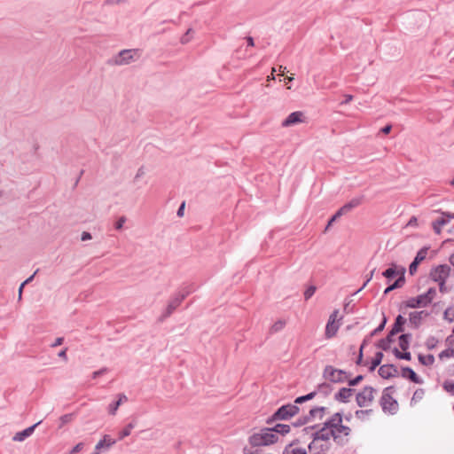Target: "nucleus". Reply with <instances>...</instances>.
Returning a JSON list of instances; mask_svg holds the SVG:
<instances>
[{
  "instance_id": "obj_1",
  "label": "nucleus",
  "mask_w": 454,
  "mask_h": 454,
  "mask_svg": "<svg viewBox=\"0 0 454 454\" xmlns=\"http://www.w3.org/2000/svg\"><path fill=\"white\" fill-rule=\"evenodd\" d=\"M318 432L328 442L333 438L336 442L343 444L348 442L352 430L349 427L343 425L342 415L336 412Z\"/></svg>"
},
{
  "instance_id": "obj_2",
  "label": "nucleus",
  "mask_w": 454,
  "mask_h": 454,
  "mask_svg": "<svg viewBox=\"0 0 454 454\" xmlns=\"http://www.w3.org/2000/svg\"><path fill=\"white\" fill-rule=\"evenodd\" d=\"M278 440V434L270 428H264L257 433L253 434L248 442L253 447H264L277 442Z\"/></svg>"
},
{
  "instance_id": "obj_3",
  "label": "nucleus",
  "mask_w": 454,
  "mask_h": 454,
  "mask_svg": "<svg viewBox=\"0 0 454 454\" xmlns=\"http://www.w3.org/2000/svg\"><path fill=\"white\" fill-rule=\"evenodd\" d=\"M436 295V290L434 288H429L425 294H422L417 297H411L403 302L405 308H424L429 305Z\"/></svg>"
},
{
  "instance_id": "obj_4",
  "label": "nucleus",
  "mask_w": 454,
  "mask_h": 454,
  "mask_svg": "<svg viewBox=\"0 0 454 454\" xmlns=\"http://www.w3.org/2000/svg\"><path fill=\"white\" fill-rule=\"evenodd\" d=\"M331 445V442H328L317 431L313 434V440L308 446L307 454H328Z\"/></svg>"
},
{
  "instance_id": "obj_5",
  "label": "nucleus",
  "mask_w": 454,
  "mask_h": 454,
  "mask_svg": "<svg viewBox=\"0 0 454 454\" xmlns=\"http://www.w3.org/2000/svg\"><path fill=\"white\" fill-rule=\"evenodd\" d=\"M340 316L339 309L333 310L328 318V322L325 326V336L326 339H332L334 337L340 326Z\"/></svg>"
},
{
  "instance_id": "obj_6",
  "label": "nucleus",
  "mask_w": 454,
  "mask_h": 454,
  "mask_svg": "<svg viewBox=\"0 0 454 454\" xmlns=\"http://www.w3.org/2000/svg\"><path fill=\"white\" fill-rule=\"evenodd\" d=\"M323 375L326 380L335 383L344 382L348 379L346 372L334 368L332 365L325 366Z\"/></svg>"
},
{
  "instance_id": "obj_7",
  "label": "nucleus",
  "mask_w": 454,
  "mask_h": 454,
  "mask_svg": "<svg viewBox=\"0 0 454 454\" xmlns=\"http://www.w3.org/2000/svg\"><path fill=\"white\" fill-rule=\"evenodd\" d=\"M375 390L372 387H364L356 395V403L360 407H368L374 401Z\"/></svg>"
},
{
  "instance_id": "obj_8",
  "label": "nucleus",
  "mask_w": 454,
  "mask_h": 454,
  "mask_svg": "<svg viewBox=\"0 0 454 454\" xmlns=\"http://www.w3.org/2000/svg\"><path fill=\"white\" fill-rule=\"evenodd\" d=\"M380 404L382 409L386 412L395 413L398 409V403L388 392V389H386L381 396Z\"/></svg>"
},
{
  "instance_id": "obj_9",
  "label": "nucleus",
  "mask_w": 454,
  "mask_h": 454,
  "mask_svg": "<svg viewBox=\"0 0 454 454\" xmlns=\"http://www.w3.org/2000/svg\"><path fill=\"white\" fill-rule=\"evenodd\" d=\"M451 269L446 264L438 265L430 272V277L434 282H442L450 275Z\"/></svg>"
},
{
  "instance_id": "obj_10",
  "label": "nucleus",
  "mask_w": 454,
  "mask_h": 454,
  "mask_svg": "<svg viewBox=\"0 0 454 454\" xmlns=\"http://www.w3.org/2000/svg\"><path fill=\"white\" fill-rule=\"evenodd\" d=\"M299 412V408L295 404L284 405L279 408L274 417L278 419H289Z\"/></svg>"
},
{
  "instance_id": "obj_11",
  "label": "nucleus",
  "mask_w": 454,
  "mask_h": 454,
  "mask_svg": "<svg viewBox=\"0 0 454 454\" xmlns=\"http://www.w3.org/2000/svg\"><path fill=\"white\" fill-rule=\"evenodd\" d=\"M135 56H138V50H123L115 58L114 63L116 65H127L134 59Z\"/></svg>"
},
{
  "instance_id": "obj_12",
  "label": "nucleus",
  "mask_w": 454,
  "mask_h": 454,
  "mask_svg": "<svg viewBox=\"0 0 454 454\" xmlns=\"http://www.w3.org/2000/svg\"><path fill=\"white\" fill-rule=\"evenodd\" d=\"M304 121V114L302 112L297 111L290 114L282 122L283 127H289Z\"/></svg>"
},
{
  "instance_id": "obj_13",
  "label": "nucleus",
  "mask_w": 454,
  "mask_h": 454,
  "mask_svg": "<svg viewBox=\"0 0 454 454\" xmlns=\"http://www.w3.org/2000/svg\"><path fill=\"white\" fill-rule=\"evenodd\" d=\"M187 294H179L176 296H175L173 299H171L168 304L167 311L165 314V317L170 316L173 311L180 306L182 301L185 299Z\"/></svg>"
},
{
  "instance_id": "obj_14",
  "label": "nucleus",
  "mask_w": 454,
  "mask_h": 454,
  "mask_svg": "<svg viewBox=\"0 0 454 454\" xmlns=\"http://www.w3.org/2000/svg\"><path fill=\"white\" fill-rule=\"evenodd\" d=\"M404 272L405 270L402 267H397L396 265H392V267L388 268L383 272V276L387 278H392L394 277H398V278L404 279Z\"/></svg>"
},
{
  "instance_id": "obj_15",
  "label": "nucleus",
  "mask_w": 454,
  "mask_h": 454,
  "mask_svg": "<svg viewBox=\"0 0 454 454\" xmlns=\"http://www.w3.org/2000/svg\"><path fill=\"white\" fill-rule=\"evenodd\" d=\"M428 316V313L421 310V311H413L409 315L410 323L415 326L419 325L423 319H425Z\"/></svg>"
},
{
  "instance_id": "obj_16",
  "label": "nucleus",
  "mask_w": 454,
  "mask_h": 454,
  "mask_svg": "<svg viewBox=\"0 0 454 454\" xmlns=\"http://www.w3.org/2000/svg\"><path fill=\"white\" fill-rule=\"evenodd\" d=\"M283 454H307V451L298 442H293L285 448Z\"/></svg>"
},
{
  "instance_id": "obj_17",
  "label": "nucleus",
  "mask_w": 454,
  "mask_h": 454,
  "mask_svg": "<svg viewBox=\"0 0 454 454\" xmlns=\"http://www.w3.org/2000/svg\"><path fill=\"white\" fill-rule=\"evenodd\" d=\"M41 423V421L35 423V425L26 428L25 430L21 431V432H19L17 433L14 436H13V441H16V442H22L23 440H25L27 437L30 436L35 428Z\"/></svg>"
},
{
  "instance_id": "obj_18",
  "label": "nucleus",
  "mask_w": 454,
  "mask_h": 454,
  "mask_svg": "<svg viewBox=\"0 0 454 454\" xmlns=\"http://www.w3.org/2000/svg\"><path fill=\"white\" fill-rule=\"evenodd\" d=\"M395 372H396L395 368L390 364H384V365L380 366L379 369V374L383 379H389V378L393 377Z\"/></svg>"
},
{
  "instance_id": "obj_19",
  "label": "nucleus",
  "mask_w": 454,
  "mask_h": 454,
  "mask_svg": "<svg viewBox=\"0 0 454 454\" xmlns=\"http://www.w3.org/2000/svg\"><path fill=\"white\" fill-rule=\"evenodd\" d=\"M114 443H115V440L112 439V438L110 437V435L106 434V435H104L103 439H102V440H100V441L97 443V445H96V447H95V450L99 451L102 448H104V447H106V448H109V447H111L112 445H114Z\"/></svg>"
},
{
  "instance_id": "obj_20",
  "label": "nucleus",
  "mask_w": 454,
  "mask_h": 454,
  "mask_svg": "<svg viewBox=\"0 0 454 454\" xmlns=\"http://www.w3.org/2000/svg\"><path fill=\"white\" fill-rule=\"evenodd\" d=\"M403 375L406 378H408L410 380H411L414 383L421 384L423 383V380L416 374V372L411 369V368H404L403 370Z\"/></svg>"
},
{
  "instance_id": "obj_21",
  "label": "nucleus",
  "mask_w": 454,
  "mask_h": 454,
  "mask_svg": "<svg viewBox=\"0 0 454 454\" xmlns=\"http://www.w3.org/2000/svg\"><path fill=\"white\" fill-rule=\"evenodd\" d=\"M353 390L350 388H341L336 395V398L341 402H348L352 396Z\"/></svg>"
},
{
  "instance_id": "obj_22",
  "label": "nucleus",
  "mask_w": 454,
  "mask_h": 454,
  "mask_svg": "<svg viewBox=\"0 0 454 454\" xmlns=\"http://www.w3.org/2000/svg\"><path fill=\"white\" fill-rule=\"evenodd\" d=\"M419 361L425 366H431L434 363V356L431 354H419Z\"/></svg>"
},
{
  "instance_id": "obj_23",
  "label": "nucleus",
  "mask_w": 454,
  "mask_h": 454,
  "mask_svg": "<svg viewBox=\"0 0 454 454\" xmlns=\"http://www.w3.org/2000/svg\"><path fill=\"white\" fill-rule=\"evenodd\" d=\"M405 318L402 316H398L395 319V326L393 330L391 331L389 336L387 339H390L392 335H394L396 333L402 332V325L405 323Z\"/></svg>"
},
{
  "instance_id": "obj_24",
  "label": "nucleus",
  "mask_w": 454,
  "mask_h": 454,
  "mask_svg": "<svg viewBox=\"0 0 454 454\" xmlns=\"http://www.w3.org/2000/svg\"><path fill=\"white\" fill-rule=\"evenodd\" d=\"M449 223V220L445 217L442 216L433 223V229L436 234H440L442 232V227Z\"/></svg>"
},
{
  "instance_id": "obj_25",
  "label": "nucleus",
  "mask_w": 454,
  "mask_h": 454,
  "mask_svg": "<svg viewBox=\"0 0 454 454\" xmlns=\"http://www.w3.org/2000/svg\"><path fill=\"white\" fill-rule=\"evenodd\" d=\"M127 401V396L123 394L119 395V399L116 403H112L109 405V412L112 415H114L116 413V411L118 410L119 406L123 403Z\"/></svg>"
},
{
  "instance_id": "obj_26",
  "label": "nucleus",
  "mask_w": 454,
  "mask_h": 454,
  "mask_svg": "<svg viewBox=\"0 0 454 454\" xmlns=\"http://www.w3.org/2000/svg\"><path fill=\"white\" fill-rule=\"evenodd\" d=\"M359 204H360L359 200H352L349 204H347V205L343 206V207L339 210V212L337 213V215H334V216L332 218V220L330 221V223H331L335 219V217H336L337 215H340V214H342V213H344V212L348 211L349 209H351V208H352V207H354L358 206Z\"/></svg>"
},
{
  "instance_id": "obj_27",
  "label": "nucleus",
  "mask_w": 454,
  "mask_h": 454,
  "mask_svg": "<svg viewBox=\"0 0 454 454\" xmlns=\"http://www.w3.org/2000/svg\"><path fill=\"white\" fill-rule=\"evenodd\" d=\"M271 429L274 430L276 434L278 435V434H279L284 435V434L289 433L290 426L289 425H285V424H278V425H276Z\"/></svg>"
},
{
  "instance_id": "obj_28",
  "label": "nucleus",
  "mask_w": 454,
  "mask_h": 454,
  "mask_svg": "<svg viewBox=\"0 0 454 454\" xmlns=\"http://www.w3.org/2000/svg\"><path fill=\"white\" fill-rule=\"evenodd\" d=\"M450 358H454V348H450L445 350H442L439 354V359L442 361H444V360H447Z\"/></svg>"
},
{
  "instance_id": "obj_29",
  "label": "nucleus",
  "mask_w": 454,
  "mask_h": 454,
  "mask_svg": "<svg viewBox=\"0 0 454 454\" xmlns=\"http://www.w3.org/2000/svg\"><path fill=\"white\" fill-rule=\"evenodd\" d=\"M394 354L399 359H404V360L410 361L411 358V353L408 352L407 350H405V351L399 350L398 348H394Z\"/></svg>"
},
{
  "instance_id": "obj_30",
  "label": "nucleus",
  "mask_w": 454,
  "mask_h": 454,
  "mask_svg": "<svg viewBox=\"0 0 454 454\" xmlns=\"http://www.w3.org/2000/svg\"><path fill=\"white\" fill-rule=\"evenodd\" d=\"M286 320H283V319H279L278 321H276L272 325H271V332L272 333H278L281 330L284 329V327L286 326Z\"/></svg>"
},
{
  "instance_id": "obj_31",
  "label": "nucleus",
  "mask_w": 454,
  "mask_h": 454,
  "mask_svg": "<svg viewBox=\"0 0 454 454\" xmlns=\"http://www.w3.org/2000/svg\"><path fill=\"white\" fill-rule=\"evenodd\" d=\"M399 347L402 350L405 351L409 348V336L403 334L399 337Z\"/></svg>"
},
{
  "instance_id": "obj_32",
  "label": "nucleus",
  "mask_w": 454,
  "mask_h": 454,
  "mask_svg": "<svg viewBox=\"0 0 454 454\" xmlns=\"http://www.w3.org/2000/svg\"><path fill=\"white\" fill-rule=\"evenodd\" d=\"M424 395H425V390L422 388H419L414 392L412 398H411V402H413V403L419 402L420 400L423 399Z\"/></svg>"
},
{
  "instance_id": "obj_33",
  "label": "nucleus",
  "mask_w": 454,
  "mask_h": 454,
  "mask_svg": "<svg viewBox=\"0 0 454 454\" xmlns=\"http://www.w3.org/2000/svg\"><path fill=\"white\" fill-rule=\"evenodd\" d=\"M427 250L428 248L427 247H424L422 249H420L418 253H417V255L414 259V261L418 262L419 263H420L422 261L425 260V258L427 257Z\"/></svg>"
},
{
  "instance_id": "obj_34",
  "label": "nucleus",
  "mask_w": 454,
  "mask_h": 454,
  "mask_svg": "<svg viewBox=\"0 0 454 454\" xmlns=\"http://www.w3.org/2000/svg\"><path fill=\"white\" fill-rule=\"evenodd\" d=\"M382 357L383 354L381 352L376 353L372 361L371 370H374L381 363Z\"/></svg>"
},
{
  "instance_id": "obj_35",
  "label": "nucleus",
  "mask_w": 454,
  "mask_h": 454,
  "mask_svg": "<svg viewBox=\"0 0 454 454\" xmlns=\"http://www.w3.org/2000/svg\"><path fill=\"white\" fill-rule=\"evenodd\" d=\"M325 408L324 407H319V408H315V409H311L309 411V413L310 415L313 417V418H319V419H322L323 417V414L325 412Z\"/></svg>"
},
{
  "instance_id": "obj_36",
  "label": "nucleus",
  "mask_w": 454,
  "mask_h": 454,
  "mask_svg": "<svg viewBox=\"0 0 454 454\" xmlns=\"http://www.w3.org/2000/svg\"><path fill=\"white\" fill-rule=\"evenodd\" d=\"M404 283V279H402V278H397L395 280V282L394 284H392L391 286H389L386 290H385V294H387L389 293L390 291L395 289V288H398V287H401Z\"/></svg>"
},
{
  "instance_id": "obj_37",
  "label": "nucleus",
  "mask_w": 454,
  "mask_h": 454,
  "mask_svg": "<svg viewBox=\"0 0 454 454\" xmlns=\"http://www.w3.org/2000/svg\"><path fill=\"white\" fill-rule=\"evenodd\" d=\"M444 390L451 395H454V381L445 380L442 385Z\"/></svg>"
},
{
  "instance_id": "obj_38",
  "label": "nucleus",
  "mask_w": 454,
  "mask_h": 454,
  "mask_svg": "<svg viewBox=\"0 0 454 454\" xmlns=\"http://www.w3.org/2000/svg\"><path fill=\"white\" fill-rule=\"evenodd\" d=\"M132 428H133L132 424L128 425L121 432H120V434H119L120 439H123L126 436H129L131 433Z\"/></svg>"
},
{
  "instance_id": "obj_39",
  "label": "nucleus",
  "mask_w": 454,
  "mask_h": 454,
  "mask_svg": "<svg viewBox=\"0 0 454 454\" xmlns=\"http://www.w3.org/2000/svg\"><path fill=\"white\" fill-rule=\"evenodd\" d=\"M444 317L450 321L454 320V307H450L445 310Z\"/></svg>"
},
{
  "instance_id": "obj_40",
  "label": "nucleus",
  "mask_w": 454,
  "mask_h": 454,
  "mask_svg": "<svg viewBox=\"0 0 454 454\" xmlns=\"http://www.w3.org/2000/svg\"><path fill=\"white\" fill-rule=\"evenodd\" d=\"M371 412H372V410L356 411V418H358L360 419H364L365 418V416L370 415Z\"/></svg>"
},
{
  "instance_id": "obj_41",
  "label": "nucleus",
  "mask_w": 454,
  "mask_h": 454,
  "mask_svg": "<svg viewBox=\"0 0 454 454\" xmlns=\"http://www.w3.org/2000/svg\"><path fill=\"white\" fill-rule=\"evenodd\" d=\"M316 292L315 286H309L305 292H304V299L309 300Z\"/></svg>"
},
{
  "instance_id": "obj_42",
  "label": "nucleus",
  "mask_w": 454,
  "mask_h": 454,
  "mask_svg": "<svg viewBox=\"0 0 454 454\" xmlns=\"http://www.w3.org/2000/svg\"><path fill=\"white\" fill-rule=\"evenodd\" d=\"M82 448H83V443L79 442L73 448V450L69 452V454H75V453L81 451L82 450Z\"/></svg>"
},
{
  "instance_id": "obj_43",
  "label": "nucleus",
  "mask_w": 454,
  "mask_h": 454,
  "mask_svg": "<svg viewBox=\"0 0 454 454\" xmlns=\"http://www.w3.org/2000/svg\"><path fill=\"white\" fill-rule=\"evenodd\" d=\"M314 393H310L305 396H301V397H298L296 400H295V403H301L305 400H309V399H311L313 396H314Z\"/></svg>"
},
{
  "instance_id": "obj_44",
  "label": "nucleus",
  "mask_w": 454,
  "mask_h": 454,
  "mask_svg": "<svg viewBox=\"0 0 454 454\" xmlns=\"http://www.w3.org/2000/svg\"><path fill=\"white\" fill-rule=\"evenodd\" d=\"M126 222V218L124 216L121 217L115 223V228L117 230H121Z\"/></svg>"
},
{
  "instance_id": "obj_45",
  "label": "nucleus",
  "mask_w": 454,
  "mask_h": 454,
  "mask_svg": "<svg viewBox=\"0 0 454 454\" xmlns=\"http://www.w3.org/2000/svg\"><path fill=\"white\" fill-rule=\"evenodd\" d=\"M419 263L416 261H413L411 264L410 265V273L413 275L417 271L418 265Z\"/></svg>"
},
{
  "instance_id": "obj_46",
  "label": "nucleus",
  "mask_w": 454,
  "mask_h": 454,
  "mask_svg": "<svg viewBox=\"0 0 454 454\" xmlns=\"http://www.w3.org/2000/svg\"><path fill=\"white\" fill-rule=\"evenodd\" d=\"M184 207H185V203L183 202L180 206V207L178 208L177 210V215L179 217H182L184 215Z\"/></svg>"
},
{
  "instance_id": "obj_47",
  "label": "nucleus",
  "mask_w": 454,
  "mask_h": 454,
  "mask_svg": "<svg viewBox=\"0 0 454 454\" xmlns=\"http://www.w3.org/2000/svg\"><path fill=\"white\" fill-rule=\"evenodd\" d=\"M439 284L440 292L445 293L448 291L447 286H445V281L437 282Z\"/></svg>"
},
{
  "instance_id": "obj_48",
  "label": "nucleus",
  "mask_w": 454,
  "mask_h": 454,
  "mask_svg": "<svg viewBox=\"0 0 454 454\" xmlns=\"http://www.w3.org/2000/svg\"><path fill=\"white\" fill-rule=\"evenodd\" d=\"M106 372V369H101V370H99V371L94 372L92 373V378H93V379H96L97 377H98V376H100V375L104 374Z\"/></svg>"
},
{
  "instance_id": "obj_49",
  "label": "nucleus",
  "mask_w": 454,
  "mask_h": 454,
  "mask_svg": "<svg viewBox=\"0 0 454 454\" xmlns=\"http://www.w3.org/2000/svg\"><path fill=\"white\" fill-rule=\"evenodd\" d=\"M62 424L67 423L71 420V415L66 414L60 418Z\"/></svg>"
},
{
  "instance_id": "obj_50",
  "label": "nucleus",
  "mask_w": 454,
  "mask_h": 454,
  "mask_svg": "<svg viewBox=\"0 0 454 454\" xmlns=\"http://www.w3.org/2000/svg\"><path fill=\"white\" fill-rule=\"evenodd\" d=\"M64 339L62 337H59L55 340L54 343L51 345V347H57L60 346L63 343Z\"/></svg>"
},
{
  "instance_id": "obj_51",
  "label": "nucleus",
  "mask_w": 454,
  "mask_h": 454,
  "mask_svg": "<svg viewBox=\"0 0 454 454\" xmlns=\"http://www.w3.org/2000/svg\"><path fill=\"white\" fill-rule=\"evenodd\" d=\"M442 215L443 217H445L449 221L450 219H454V214H450V213H447V212H442Z\"/></svg>"
},
{
  "instance_id": "obj_52",
  "label": "nucleus",
  "mask_w": 454,
  "mask_h": 454,
  "mask_svg": "<svg viewBox=\"0 0 454 454\" xmlns=\"http://www.w3.org/2000/svg\"><path fill=\"white\" fill-rule=\"evenodd\" d=\"M59 356L63 358L64 360H67V348H64L63 350H61L59 353Z\"/></svg>"
},
{
  "instance_id": "obj_53",
  "label": "nucleus",
  "mask_w": 454,
  "mask_h": 454,
  "mask_svg": "<svg viewBox=\"0 0 454 454\" xmlns=\"http://www.w3.org/2000/svg\"><path fill=\"white\" fill-rule=\"evenodd\" d=\"M91 239V235L89 232H83L82 235V240H88Z\"/></svg>"
},
{
  "instance_id": "obj_54",
  "label": "nucleus",
  "mask_w": 454,
  "mask_h": 454,
  "mask_svg": "<svg viewBox=\"0 0 454 454\" xmlns=\"http://www.w3.org/2000/svg\"><path fill=\"white\" fill-rule=\"evenodd\" d=\"M24 286H25V285L21 284L20 288H19V296H18L19 301H20L21 298H22V292H23Z\"/></svg>"
},
{
  "instance_id": "obj_55",
  "label": "nucleus",
  "mask_w": 454,
  "mask_h": 454,
  "mask_svg": "<svg viewBox=\"0 0 454 454\" xmlns=\"http://www.w3.org/2000/svg\"><path fill=\"white\" fill-rule=\"evenodd\" d=\"M353 96L351 95H346L345 100L343 101V104H348L350 101H352Z\"/></svg>"
},
{
  "instance_id": "obj_56",
  "label": "nucleus",
  "mask_w": 454,
  "mask_h": 454,
  "mask_svg": "<svg viewBox=\"0 0 454 454\" xmlns=\"http://www.w3.org/2000/svg\"><path fill=\"white\" fill-rule=\"evenodd\" d=\"M390 130H391V126L390 125H387V126H386V127H384L382 129V132L385 133V134H388L390 132Z\"/></svg>"
},
{
  "instance_id": "obj_57",
  "label": "nucleus",
  "mask_w": 454,
  "mask_h": 454,
  "mask_svg": "<svg viewBox=\"0 0 454 454\" xmlns=\"http://www.w3.org/2000/svg\"><path fill=\"white\" fill-rule=\"evenodd\" d=\"M247 45H248V46L253 47V46L254 45V40H253V38H252V37H250V36L247 38Z\"/></svg>"
},
{
  "instance_id": "obj_58",
  "label": "nucleus",
  "mask_w": 454,
  "mask_h": 454,
  "mask_svg": "<svg viewBox=\"0 0 454 454\" xmlns=\"http://www.w3.org/2000/svg\"><path fill=\"white\" fill-rule=\"evenodd\" d=\"M36 272H37V270L31 277H29L27 279H26L22 284H24L26 286L30 281H32V279H33L34 276L36 274Z\"/></svg>"
},
{
  "instance_id": "obj_59",
  "label": "nucleus",
  "mask_w": 454,
  "mask_h": 454,
  "mask_svg": "<svg viewBox=\"0 0 454 454\" xmlns=\"http://www.w3.org/2000/svg\"><path fill=\"white\" fill-rule=\"evenodd\" d=\"M384 325H385V321L377 329L374 330L373 333L380 332L383 329Z\"/></svg>"
},
{
  "instance_id": "obj_60",
  "label": "nucleus",
  "mask_w": 454,
  "mask_h": 454,
  "mask_svg": "<svg viewBox=\"0 0 454 454\" xmlns=\"http://www.w3.org/2000/svg\"><path fill=\"white\" fill-rule=\"evenodd\" d=\"M361 379L362 377L358 376L356 380H350V385H356Z\"/></svg>"
},
{
  "instance_id": "obj_61",
  "label": "nucleus",
  "mask_w": 454,
  "mask_h": 454,
  "mask_svg": "<svg viewBox=\"0 0 454 454\" xmlns=\"http://www.w3.org/2000/svg\"><path fill=\"white\" fill-rule=\"evenodd\" d=\"M190 32H191V29H189V30L187 31L186 35H188ZM186 36H187V35H185L184 37H183V38H182V43H186L189 41V39H188Z\"/></svg>"
},
{
  "instance_id": "obj_62",
  "label": "nucleus",
  "mask_w": 454,
  "mask_h": 454,
  "mask_svg": "<svg viewBox=\"0 0 454 454\" xmlns=\"http://www.w3.org/2000/svg\"><path fill=\"white\" fill-rule=\"evenodd\" d=\"M286 70V67H282V66L279 67V71H280L281 75H284Z\"/></svg>"
},
{
  "instance_id": "obj_63",
  "label": "nucleus",
  "mask_w": 454,
  "mask_h": 454,
  "mask_svg": "<svg viewBox=\"0 0 454 454\" xmlns=\"http://www.w3.org/2000/svg\"><path fill=\"white\" fill-rule=\"evenodd\" d=\"M450 262L454 266V253L450 257Z\"/></svg>"
},
{
  "instance_id": "obj_64",
  "label": "nucleus",
  "mask_w": 454,
  "mask_h": 454,
  "mask_svg": "<svg viewBox=\"0 0 454 454\" xmlns=\"http://www.w3.org/2000/svg\"><path fill=\"white\" fill-rule=\"evenodd\" d=\"M287 80L289 82L293 81L294 80V74H292L291 76H287Z\"/></svg>"
}]
</instances>
